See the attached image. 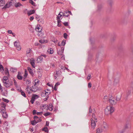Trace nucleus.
Listing matches in <instances>:
<instances>
[{"label": "nucleus", "instance_id": "nucleus-1", "mask_svg": "<svg viewBox=\"0 0 133 133\" xmlns=\"http://www.w3.org/2000/svg\"><path fill=\"white\" fill-rule=\"evenodd\" d=\"M115 110L114 107L111 106H108L107 107L105 110V113L106 115L111 114Z\"/></svg>", "mask_w": 133, "mask_h": 133}, {"label": "nucleus", "instance_id": "nucleus-2", "mask_svg": "<svg viewBox=\"0 0 133 133\" xmlns=\"http://www.w3.org/2000/svg\"><path fill=\"white\" fill-rule=\"evenodd\" d=\"M109 99L110 104L112 105H115L117 103V101L116 100L115 98L112 96L110 97L109 98Z\"/></svg>", "mask_w": 133, "mask_h": 133}, {"label": "nucleus", "instance_id": "nucleus-3", "mask_svg": "<svg viewBox=\"0 0 133 133\" xmlns=\"http://www.w3.org/2000/svg\"><path fill=\"white\" fill-rule=\"evenodd\" d=\"M34 120L31 121V124L33 125H35L37 123L41 121V119L39 118L37 116H35L34 118Z\"/></svg>", "mask_w": 133, "mask_h": 133}, {"label": "nucleus", "instance_id": "nucleus-4", "mask_svg": "<svg viewBox=\"0 0 133 133\" xmlns=\"http://www.w3.org/2000/svg\"><path fill=\"white\" fill-rule=\"evenodd\" d=\"M13 5L16 8H20L23 6L19 2H17L16 0H13Z\"/></svg>", "mask_w": 133, "mask_h": 133}, {"label": "nucleus", "instance_id": "nucleus-5", "mask_svg": "<svg viewBox=\"0 0 133 133\" xmlns=\"http://www.w3.org/2000/svg\"><path fill=\"white\" fill-rule=\"evenodd\" d=\"M91 125V128L94 129L96 126V123L97 122V120H94L92 118L90 119Z\"/></svg>", "mask_w": 133, "mask_h": 133}, {"label": "nucleus", "instance_id": "nucleus-6", "mask_svg": "<svg viewBox=\"0 0 133 133\" xmlns=\"http://www.w3.org/2000/svg\"><path fill=\"white\" fill-rule=\"evenodd\" d=\"M4 85L6 88L9 87L11 86L12 84V82H9V81H8L5 82L3 83Z\"/></svg>", "mask_w": 133, "mask_h": 133}, {"label": "nucleus", "instance_id": "nucleus-7", "mask_svg": "<svg viewBox=\"0 0 133 133\" xmlns=\"http://www.w3.org/2000/svg\"><path fill=\"white\" fill-rule=\"evenodd\" d=\"M12 4H13V0H12L9 2H8L6 3L3 8V9H6L10 7Z\"/></svg>", "mask_w": 133, "mask_h": 133}, {"label": "nucleus", "instance_id": "nucleus-8", "mask_svg": "<svg viewBox=\"0 0 133 133\" xmlns=\"http://www.w3.org/2000/svg\"><path fill=\"white\" fill-rule=\"evenodd\" d=\"M1 106L0 109L1 110L2 112L3 111H5L6 110L5 107L6 106L5 104L4 103H2L1 104Z\"/></svg>", "mask_w": 133, "mask_h": 133}, {"label": "nucleus", "instance_id": "nucleus-9", "mask_svg": "<svg viewBox=\"0 0 133 133\" xmlns=\"http://www.w3.org/2000/svg\"><path fill=\"white\" fill-rule=\"evenodd\" d=\"M14 45L17 48V50H21V47L18 42L16 41L14 43Z\"/></svg>", "mask_w": 133, "mask_h": 133}, {"label": "nucleus", "instance_id": "nucleus-10", "mask_svg": "<svg viewBox=\"0 0 133 133\" xmlns=\"http://www.w3.org/2000/svg\"><path fill=\"white\" fill-rule=\"evenodd\" d=\"M50 90H46L45 91L43 92V95L44 96H47L50 94Z\"/></svg>", "mask_w": 133, "mask_h": 133}, {"label": "nucleus", "instance_id": "nucleus-11", "mask_svg": "<svg viewBox=\"0 0 133 133\" xmlns=\"http://www.w3.org/2000/svg\"><path fill=\"white\" fill-rule=\"evenodd\" d=\"M102 128L104 130H106L108 128V126L106 123L103 122Z\"/></svg>", "mask_w": 133, "mask_h": 133}, {"label": "nucleus", "instance_id": "nucleus-12", "mask_svg": "<svg viewBox=\"0 0 133 133\" xmlns=\"http://www.w3.org/2000/svg\"><path fill=\"white\" fill-rule=\"evenodd\" d=\"M37 85H34V86H32V88H31L30 90L32 91L35 92L38 90V88H37Z\"/></svg>", "mask_w": 133, "mask_h": 133}, {"label": "nucleus", "instance_id": "nucleus-13", "mask_svg": "<svg viewBox=\"0 0 133 133\" xmlns=\"http://www.w3.org/2000/svg\"><path fill=\"white\" fill-rule=\"evenodd\" d=\"M30 61L31 65L33 68H35V60L33 58H31L30 59Z\"/></svg>", "mask_w": 133, "mask_h": 133}, {"label": "nucleus", "instance_id": "nucleus-14", "mask_svg": "<svg viewBox=\"0 0 133 133\" xmlns=\"http://www.w3.org/2000/svg\"><path fill=\"white\" fill-rule=\"evenodd\" d=\"M95 112V109H91V107H90L89 109V114L90 115L91 114H94Z\"/></svg>", "mask_w": 133, "mask_h": 133}, {"label": "nucleus", "instance_id": "nucleus-15", "mask_svg": "<svg viewBox=\"0 0 133 133\" xmlns=\"http://www.w3.org/2000/svg\"><path fill=\"white\" fill-rule=\"evenodd\" d=\"M64 50V48H63L62 47L60 50H59L58 51L57 53L59 55H61L62 54Z\"/></svg>", "mask_w": 133, "mask_h": 133}, {"label": "nucleus", "instance_id": "nucleus-16", "mask_svg": "<svg viewBox=\"0 0 133 133\" xmlns=\"http://www.w3.org/2000/svg\"><path fill=\"white\" fill-rule=\"evenodd\" d=\"M43 61V57L41 56L37 58V63H41Z\"/></svg>", "mask_w": 133, "mask_h": 133}, {"label": "nucleus", "instance_id": "nucleus-17", "mask_svg": "<svg viewBox=\"0 0 133 133\" xmlns=\"http://www.w3.org/2000/svg\"><path fill=\"white\" fill-rule=\"evenodd\" d=\"M103 130L102 128H98L96 130V133H101L103 132Z\"/></svg>", "mask_w": 133, "mask_h": 133}, {"label": "nucleus", "instance_id": "nucleus-18", "mask_svg": "<svg viewBox=\"0 0 133 133\" xmlns=\"http://www.w3.org/2000/svg\"><path fill=\"white\" fill-rule=\"evenodd\" d=\"M60 13L62 14L63 16H65L64 17L65 18H66V17H68L69 15L68 14H67L68 13L67 12H60Z\"/></svg>", "mask_w": 133, "mask_h": 133}, {"label": "nucleus", "instance_id": "nucleus-19", "mask_svg": "<svg viewBox=\"0 0 133 133\" xmlns=\"http://www.w3.org/2000/svg\"><path fill=\"white\" fill-rule=\"evenodd\" d=\"M4 72L5 75L7 76L8 77H9V74L8 70L7 68H5V69Z\"/></svg>", "mask_w": 133, "mask_h": 133}, {"label": "nucleus", "instance_id": "nucleus-20", "mask_svg": "<svg viewBox=\"0 0 133 133\" xmlns=\"http://www.w3.org/2000/svg\"><path fill=\"white\" fill-rule=\"evenodd\" d=\"M8 77L7 76H5L3 78V83L5 82V81H8V77Z\"/></svg>", "mask_w": 133, "mask_h": 133}, {"label": "nucleus", "instance_id": "nucleus-21", "mask_svg": "<svg viewBox=\"0 0 133 133\" xmlns=\"http://www.w3.org/2000/svg\"><path fill=\"white\" fill-rule=\"evenodd\" d=\"M35 10H32L29 11L28 13V15L30 16L31 14H33L35 13Z\"/></svg>", "mask_w": 133, "mask_h": 133}, {"label": "nucleus", "instance_id": "nucleus-22", "mask_svg": "<svg viewBox=\"0 0 133 133\" xmlns=\"http://www.w3.org/2000/svg\"><path fill=\"white\" fill-rule=\"evenodd\" d=\"M2 114L3 117L4 118H6L8 117V115L5 111H3L2 112Z\"/></svg>", "mask_w": 133, "mask_h": 133}, {"label": "nucleus", "instance_id": "nucleus-23", "mask_svg": "<svg viewBox=\"0 0 133 133\" xmlns=\"http://www.w3.org/2000/svg\"><path fill=\"white\" fill-rule=\"evenodd\" d=\"M47 52L49 54H52L53 53V49L51 48L48 49V50Z\"/></svg>", "mask_w": 133, "mask_h": 133}, {"label": "nucleus", "instance_id": "nucleus-24", "mask_svg": "<svg viewBox=\"0 0 133 133\" xmlns=\"http://www.w3.org/2000/svg\"><path fill=\"white\" fill-rule=\"evenodd\" d=\"M119 82V79L118 78H116L114 79V84L116 85L118 84Z\"/></svg>", "mask_w": 133, "mask_h": 133}, {"label": "nucleus", "instance_id": "nucleus-25", "mask_svg": "<svg viewBox=\"0 0 133 133\" xmlns=\"http://www.w3.org/2000/svg\"><path fill=\"white\" fill-rule=\"evenodd\" d=\"M121 95H117L116 97V98H115L116 100L117 101H120L121 99Z\"/></svg>", "mask_w": 133, "mask_h": 133}, {"label": "nucleus", "instance_id": "nucleus-26", "mask_svg": "<svg viewBox=\"0 0 133 133\" xmlns=\"http://www.w3.org/2000/svg\"><path fill=\"white\" fill-rule=\"evenodd\" d=\"M28 70L29 71V72L30 73V74L32 75H34V74L33 73V72L32 71V69H31L29 67H28Z\"/></svg>", "mask_w": 133, "mask_h": 133}, {"label": "nucleus", "instance_id": "nucleus-27", "mask_svg": "<svg viewBox=\"0 0 133 133\" xmlns=\"http://www.w3.org/2000/svg\"><path fill=\"white\" fill-rule=\"evenodd\" d=\"M5 4V1L3 0L0 1V6H3Z\"/></svg>", "mask_w": 133, "mask_h": 133}, {"label": "nucleus", "instance_id": "nucleus-28", "mask_svg": "<svg viewBox=\"0 0 133 133\" xmlns=\"http://www.w3.org/2000/svg\"><path fill=\"white\" fill-rule=\"evenodd\" d=\"M92 118H92V119L94 120H97V119L96 117V116L94 114H92Z\"/></svg>", "mask_w": 133, "mask_h": 133}, {"label": "nucleus", "instance_id": "nucleus-29", "mask_svg": "<svg viewBox=\"0 0 133 133\" xmlns=\"http://www.w3.org/2000/svg\"><path fill=\"white\" fill-rule=\"evenodd\" d=\"M47 108H48L50 111L52 110H53L52 105V104L49 105V106L47 107Z\"/></svg>", "mask_w": 133, "mask_h": 133}, {"label": "nucleus", "instance_id": "nucleus-30", "mask_svg": "<svg viewBox=\"0 0 133 133\" xmlns=\"http://www.w3.org/2000/svg\"><path fill=\"white\" fill-rule=\"evenodd\" d=\"M47 105L46 104L43 105L41 107V108L43 110H44L46 108H47Z\"/></svg>", "mask_w": 133, "mask_h": 133}, {"label": "nucleus", "instance_id": "nucleus-31", "mask_svg": "<svg viewBox=\"0 0 133 133\" xmlns=\"http://www.w3.org/2000/svg\"><path fill=\"white\" fill-rule=\"evenodd\" d=\"M31 51V49H28L26 51V54L28 56H30V53Z\"/></svg>", "mask_w": 133, "mask_h": 133}, {"label": "nucleus", "instance_id": "nucleus-32", "mask_svg": "<svg viewBox=\"0 0 133 133\" xmlns=\"http://www.w3.org/2000/svg\"><path fill=\"white\" fill-rule=\"evenodd\" d=\"M60 13H59L58 14V16L57 17V20H58L59 19L61 20L60 18L62 16V15L60 14Z\"/></svg>", "mask_w": 133, "mask_h": 133}, {"label": "nucleus", "instance_id": "nucleus-33", "mask_svg": "<svg viewBox=\"0 0 133 133\" xmlns=\"http://www.w3.org/2000/svg\"><path fill=\"white\" fill-rule=\"evenodd\" d=\"M28 75V72L27 71L25 70V74L24 75V79H25L26 77ZM25 80L24 79V80Z\"/></svg>", "mask_w": 133, "mask_h": 133}, {"label": "nucleus", "instance_id": "nucleus-34", "mask_svg": "<svg viewBox=\"0 0 133 133\" xmlns=\"http://www.w3.org/2000/svg\"><path fill=\"white\" fill-rule=\"evenodd\" d=\"M38 97V96L36 94H34L32 98L34 99L35 100V99L37 98Z\"/></svg>", "mask_w": 133, "mask_h": 133}, {"label": "nucleus", "instance_id": "nucleus-35", "mask_svg": "<svg viewBox=\"0 0 133 133\" xmlns=\"http://www.w3.org/2000/svg\"><path fill=\"white\" fill-rule=\"evenodd\" d=\"M17 77L18 79L22 80L23 78L22 76L21 75L19 74L17 75Z\"/></svg>", "mask_w": 133, "mask_h": 133}, {"label": "nucleus", "instance_id": "nucleus-36", "mask_svg": "<svg viewBox=\"0 0 133 133\" xmlns=\"http://www.w3.org/2000/svg\"><path fill=\"white\" fill-rule=\"evenodd\" d=\"M20 92L21 93V94L24 97H26L25 94V93L22 90H21L20 91Z\"/></svg>", "mask_w": 133, "mask_h": 133}, {"label": "nucleus", "instance_id": "nucleus-37", "mask_svg": "<svg viewBox=\"0 0 133 133\" xmlns=\"http://www.w3.org/2000/svg\"><path fill=\"white\" fill-rule=\"evenodd\" d=\"M41 29L39 27H37L35 29V30L36 31L39 32L41 31Z\"/></svg>", "mask_w": 133, "mask_h": 133}, {"label": "nucleus", "instance_id": "nucleus-38", "mask_svg": "<svg viewBox=\"0 0 133 133\" xmlns=\"http://www.w3.org/2000/svg\"><path fill=\"white\" fill-rule=\"evenodd\" d=\"M39 82V81L37 79H36L35 80V85H37L38 84H37Z\"/></svg>", "mask_w": 133, "mask_h": 133}, {"label": "nucleus", "instance_id": "nucleus-39", "mask_svg": "<svg viewBox=\"0 0 133 133\" xmlns=\"http://www.w3.org/2000/svg\"><path fill=\"white\" fill-rule=\"evenodd\" d=\"M61 21L59 19L58 20H57V26H61Z\"/></svg>", "mask_w": 133, "mask_h": 133}, {"label": "nucleus", "instance_id": "nucleus-40", "mask_svg": "<svg viewBox=\"0 0 133 133\" xmlns=\"http://www.w3.org/2000/svg\"><path fill=\"white\" fill-rule=\"evenodd\" d=\"M10 70L12 72H14L16 71V69H14L13 68H11Z\"/></svg>", "mask_w": 133, "mask_h": 133}, {"label": "nucleus", "instance_id": "nucleus-41", "mask_svg": "<svg viewBox=\"0 0 133 133\" xmlns=\"http://www.w3.org/2000/svg\"><path fill=\"white\" fill-rule=\"evenodd\" d=\"M51 113L50 112H46L44 114V115L45 116H47L50 115Z\"/></svg>", "mask_w": 133, "mask_h": 133}, {"label": "nucleus", "instance_id": "nucleus-42", "mask_svg": "<svg viewBox=\"0 0 133 133\" xmlns=\"http://www.w3.org/2000/svg\"><path fill=\"white\" fill-rule=\"evenodd\" d=\"M29 87L28 85L27 88L26 89V91L28 92L29 94H30V91H29Z\"/></svg>", "mask_w": 133, "mask_h": 133}, {"label": "nucleus", "instance_id": "nucleus-43", "mask_svg": "<svg viewBox=\"0 0 133 133\" xmlns=\"http://www.w3.org/2000/svg\"><path fill=\"white\" fill-rule=\"evenodd\" d=\"M43 130L45 132H47L48 131V128L46 127H45L43 128Z\"/></svg>", "mask_w": 133, "mask_h": 133}, {"label": "nucleus", "instance_id": "nucleus-44", "mask_svg": "<svg viewBox=\"0 0 133 133\" xmlns=\"http://www.w3.org/2000/svg\"><path fill=\"white\" fill-rule=\"evenodd\" d=\"M91 76V75L90 74L88 75V76L87 77V79L88 80H89L90 79V77Z\"/></svg>", "mask_w": 133, "mask_h": 133}, {"label": "nucleus", "instance_id": "nucleus-45", "mask_svg": "<svg viewBox=\"0 0 133 133\" xmlns=\"http://www.w3.org/2000/svg\"><path fill=\"white\" fill-rule=\"evenodd\" d=\"M88 87L89 88H90L91 87V84L90 82H89L88 83Z\"/></svg>", "mask_w": 133, "mask_h": 133}, {"label": "nucleus", "instance_id": "nucleus-46", "mask_svg": "<svg viewBox=\"0 0 133 133\" xmlns=\"http://www.w3.org/2000/svg\"><path fill=\"white\" fill-rule=\"evenodd\" d=\"M64 25L65 26H68V22H63Z\"/></svg>", "mask_w": 133, "mask_h": 133}, {"label": "nucleus", "instance_id": "nucleus-47", "mask_svg": "<svg viewBox=\"0 0 133 133\" xmlns=\"http://www.w3.org/2000/svg\"><path fill=\"white\" fill-rule=\"evenodd\" d=\"M67 35L66 33H65L64 34V37L66 39L67 38Z\"/></svg>", "mask_w": 133, "mask_h": 133}, {"label": "nucleus", "instance_id": "nucleus-48", "mask_svg": "<svg viewBox=\"0 0 133 133\" xmlns=\"http://www.w3.org/2000/svg\"><path fill=\"white\" fill-rule=\"evenodd\" d=\"M35 100L33 98H31V100L30 101V102L32 103V104H33L34 102V101Z\"/></svg>", "mask_w": 133, "mask_h": 133}, {"label": "nucleus", "instance_id": "nucleus-49", "mask_svg": "<svg viewBox=\"0 0 133 133\" xmlns=\"http://www.w3.org/2000/svg\"><path fill=\"white\" fill-rule=\"evenodd\" d=\"M30 83V82L29 80L28 79L27 80L26 83L27 84H29V83Z\"/></svg>", "mask_w": 133, "mask_h": 133}, {"label": "nucleus", "instance_id": "nucleus-50", "mask_svg": "<svg viewBox=\"0 0 133 133\" xmlns=\"http://www.w3.org/2000/svg\"><path fill=\"white\" fill-rule=\"evenodd\" d=\"M3 101L6 103H8L9 102L8 99L4 98L3 99Z\"/></svg>", "mask_w": 133, "mask_h": 133}, {"label": "nucleus", "instance_id": "nucleus-51", "mask_svg": "<svg viewBox=\"0 0 133 133\" xmlns=\"http://www.w3.org/2000/svg\"><path fill=\"white\" fill-rule=\"evenodd\" d=\"M43 113L42 112H37L36 113V114L37 115H41Z\"/></svg>", "mask_w": 133, "mask_h": 133}, {"label": "nucleus", "instance_id": "nucleus-52", "mask_svg": "<svg viewBox=\"0 0 133 133\" xmlns=\"http://www.w3.org/2000/svg\"><path fill=\"white\" fill-rule=\"evenodd\" d=\"M32 113L33 115H35L37 113L36 110H33Z\"/></svg>", "mask_w": 133, "mask_h": 133}, {"label": "nucleus", "instance_id": "nucleus-53", "mask_svg": "<svg viewBox=\"0 0 133 133\" xmlns=\"http://www.w3.org/2000/svg\"><path fill=\"white\" fill-rule=\"evenodd\" d=\"M62 46H64L65 44V42L64 41H62Z\"/></svg>", "mask_w": 133, "mask_h": 133}, {"label": "nucleus", "instance_id": "nucleus-54", "mask_svg": "<svg viewBox=\"0 0 133 133\" xmlns=\"http://www.w3.org/2000/svg\"><path fill=\"white\" fill-rule=\"evenodd\" d=\"M2 66V67H0V71H2L4 70L3 67Z\"/></svg>", "mask_w": 133, "mask_h": 133}, {"label": "nucleus", "instance_id": "nucleus-55", "mask_svg": "<svg viewBox=\"0 0 133 133\" xmlns=\"http://www.w3.org/2000/svg\"><path fill=\"white\" fill-rule=\"evenodd\" d=\"M8 32L9 34H11L12 33V31L11 30H8Z\"/></svg>", "mask_w": 133, "mask_h": 133}, {"label": "nucleus", "instance_id": "nucleus-56", "mask_svg": "<svg viewBox=\"0 0 133 133\" xmlns=\"http://www.w3.org/2000/svg\"><path fill=\"white\" fill-rule=\"evenodd\" d=\"M108 97L107 96H105L104 98V99H105V101L107 100H108Z\"/></svg>", "mask_w": 133, "mask_h": 133}, {"label": "nucleus", "instance_id": "nucleus-57", "mask_svg": "<svg viewBox=\"0 0 133 133\" xmlns=\"http://www.w3.org/2000/svg\"><path fill=\"white\" fill-rule=\"evenodd\" d=\"M29 3L32 4L34 5V2L32 0H30Z\"/></svg>", "mask_w": 133, "mask_h": 133}, {"label": "nucleus", "instance_id": "nucleus-58", "mask_svg": "<svg viewBox=\"0 0 133 133\" xmlns=\"http://www.w3.org/2000/svg\"><path fill=\"white\" fill-rule=\"evenodd\" d=\"M60 83L59 82H57L56 83L55 85V87H57L58 85H59Z\"/></svg>", "mask_w": 133, "mask_h": 133}, {"label": "nucleus", "instance_id": "nucleus-59", "mask_svg": "<svg viewBox=\"0 0 133 133\" xmlns=\"http://www.w3.org/2000/svg\"><path fill=\"white\" fill-rule=\"evenodd\" d=\"M34 19V17L33 16L31 17L30 19L31 21H32Z\"/></svg>", "mask_w": 133, "mask_h": 133}, {"label": "nucleus", "instance_id": "nucleus-60", "mask_svg": "<svg viewBox=\"0 0 133 133\" xmlns=\"http://www.w3.org/2000/svg\"><path fill=\"white\" fill-rule=\"evenodd\" d=\"M44 41L43 40H39V42L42 43H44Z\"/></svg>", "mask_w": 133, "mask_h": 133}, {"label": "nucleus", "instance_id": "nucleus-61", "mask_svg": "<svg viewBox=\"0 0 133 133\" xmlns=\"http://www.w3.org/2000/svg\"><path fill=\"white\" fill-rule=\"evenodd\" d=\"M49 122H48V121H46V126H48V125H49Z\"/></svg>", "mask_w": 133, "mask_h": 133}, {"label": "nucleus", "instance_id": "nucleus-62", "mask_svg": "<svg viewBox=\"0 0 133 133\" xmlns=\"http://www.w3.org/2000/svg\"><path fill=\"white\" fill-rule=\"evenodd\" d=\"M61 68L62 69H64L65 70V69H64L65 68V67H64V66H61Z\"/></svg>", "mask_w": 133, "mask_h": 133}, {"label": "nucleus", "instance_id": "nucleus-63", "mask_svg": "<svg viewBox=\"0 0 133 133\" xmlns=\"http://www.w3.org/2000/svg\"><path fill=\"white\" fill-rule=\"evenodd\" d=\"M41 56H42L43 57H44V58H45L46 57V55H41Z\"/></svg>", "mask_w": 133, "mask_h": 133}, {"label": "nucleus", "instance_id": "nucleus-64", "mask_svg": "<svg viewBox=\"0 0 133 133\" xmlns=\"http://www.w3.org/2000/svg\"><path fill=\"white\" fill-rule=\"evenodd\" d=\"M126 128H127V127H130V125H129V124L128 125H127L126 126Z\"/></svg>", "mask_w": 133, "mask_h": 133}]
</instances>
